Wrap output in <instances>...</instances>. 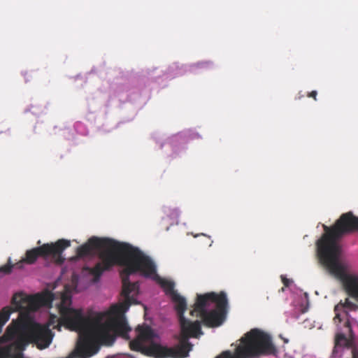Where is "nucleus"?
<instances>
[{"label": "nucleus", "mask_w": 358, "mask_h": 358, "mask_svg": "<svg viewBox=\"0 0 358 358\" xmlns=\"http://www.w3.org/2000/svg\"><path fill=\"white\" fill-rule=\"evenodd\" d=\"M70 245L71 243L69 241L59 239L55 243H45L40 247L29 250L26 252L25 257L16 264H11L9 260L8 264L0 267V272L8 274L11 272L13 268L21 269L24 263L33 264L39 257L43 258L51 257L56 264H62L64 262V258L62 257V254Z\"/></svg>", "instance_id": "6"}, {"label": "nucleus", "mask_w": 358, "mask_h": 358, "mask_svg": "<svg viewBox=\"0 0 358 358\" xmlns=\"http://www.w3.org/2000/svg\"><path fill=\"white\" fill-rule=\"evenodd\" d=\"M11 310L8 308H3L0 311V333L1 332L3 326L9 320Z\"/></svg>", "instance_id": "12"}, {"label": "nucleus", "mask_w": 358, "mask_h": 358, "mask_svg": "<svg viewBox=\"0 0 358 358\" xmlns=\"http://www.w3.org/2000/svg\"><path fill=\"white\" fill-rule=\"evenodd\" d=\"M41 307L45 306L50 308L52 306V302L55 300V294L50 292H45L37 294Z\"/></svg>", "instance_id": "10"}, {"label": "nucleus", "mask_w": 358, "mask_h": 358, "mask_svg": "<svg viewBox=\"0 0 358 358\" xmlns=\"http://www.w3.org/2000/svg\"><path fill=\"white\" fill-rule=\"evenodd\" d=\"M80 358H85V357H80Z\"/></svg>", "instance_id": "22"}, {"label": "nucleus", "mask_w": 358, "mask_h": 358, "mask_svg": "<svg viewBox=\"0 0 358 358\" xmlns=\"http://www.w3.org/2000/svg\"><path fill=\"white\" fill-rule=\"evenodd\" d=\"M162 286L165 288L166 292L171 297L173 296V293H178L177 291L174 289V283L171 281L163 282Z\"/></svg>", "instance_id": "13"}, {"label": "nucleus", "mask_w": 358, "mask_h": 358, "mask_svg": "<svg viewBox=\"0 0 358 358\" xmlns=\"http://www.w3.org/2000/svg\"><path fill=\"white\" fill-rule=\"evenodd\" d=\"M136 331L138 333L136 337L129 343V347L134 351L155 358H185L189 356V349L183 348L180 342L173 348L154 343L155 334L149 326L139 325Z\"/></svg>", "instance_id": "4"}, {"label": "nucleus", "mask_w": 358, "mask_h": 358, "mask_svg": "<svg viewBox=\"0 0 358 358\" xmlns=\"http://www.w3.org/2000/svg\"><path fill=\"white\" fill-rule=\"evenodd\" d=\"M336 318H338V319H339L341 320L339 314H338V313L336 314L335 319Z\"/></svg>", "instance_id": "21"}, {"label": "nucleus", "mask_w": 358, "mask_h": 358, "mask_svg": "<svg viewBox=\"0 0 358 358\" xmlns=\"http://www.w3.org/2000/svg\"><path fill=\"white\" fill-rule=\"evenodd\" d=\"M345 327L348 328L350 331H351V326H350V323L349 321H346L345 322Z\"/></svg>", "instance_id": "19"}, {"label": "nucleus", "mask_w": 358, "mask_h": 358, "mask_svg": "<svg viewBox=\"0 0 358 358\" xmlns=\"http://www.w3.org/2000/svg\"><path fill=\"white\" fill-rule=\"evenodd\" d=\"M201 68H207V67H209L210 66H211V64L209 63V62H203V63H201Z\"/></svg>", "instance_id": "18"}, {"label": "nucleus", "mask_w": 358, "mask_h": 358, "mask_svg": "<svg viewBox=\"0 0 358 358\" xmlns=\"http://www.w3.org/2000/svg\"><path fill=\"white\" fill-rule=\"evenodd\" d=\"M227 305V294L224 292L219 294L212 292L197 294L194 308L190 313L201 317L202 323L206 327H218L224 319Z\"/></svg>", "instance_id": "5"}, {"label": "nucleus", "mask_w": 358, "mask_h": 358, "mask_svg": "<svg viewBox=\"0 0 358 358\" xmlns=\"http://www.w3.org/2000/svg\"><path fill=\"white\" fill-rule=\"evenodd\" d=\"M277 352L271 337L260 329H253L241 339V344L236 347L234 354L226 350L215 358H259L275 355Z\"/></svg>", "instance_id": "2"}, {"label": "nucleus", "mask_w": 358, "mask_h": 358, "mask_svg": "<svg viewBox=\"0 0 358 358\" xmlns=\"http://www.w3.org/2000/svg\"><path fill=\"white\" fill-rule=\"evenodd\" d=\"M60 319H57V316L51 315L48 326H43L37 323L34 324L29 331V338L36 344L38 348L42 350L48 348L52 338L51 330L49 326H53V328L61 329Z\"/></svg>", "instance_id": "8"}, {"label": "nucleus", "mask_w": 358, "mask_h": 358, "mask_svg": "<svg viewBox=\"0 0 358 358\" xmlns=\"http://www.w3.org/2000/svg\"><path fill=\"white\" fill-rule=\"evenodd\" d=\"M339 306H341L343 308H349L350 310H354L356 308V305L353 302L350 301L348 299H346L343 303L341 302L338 305H337L335 307V311H337Z\"/></svg>", "instance_id": "14"}, {"label": "nucleus", "mask_w": 358, "mask_h": 358, "mask_svg": "<svg viewBox=\"0 0 358 358\" xmlns=\"http://www.w3.org/2000/svg\"><path fill=\"white\" fill-rule=\"evenodd\" d=\"M324 228L326 234L317 242L320 261L331 274L342 275L343 267L338 261L340 247L337 241L344 234L358 230V217L348 212L342 214L331 228Z\"/></svg>", "instance_id": "1"}, {"label": "nucleus", "mask_w": 358, "mask_h": 358, "mask_svg": "<svg viewBox=\"0 0 358 358\" xmlns=\"http://www.w3.org/2000/svg\"><path fill=\"white\" fill-rule=\"evenodd\" d=\"M12 303L15 306L13 310L8 306L6 308H8L11 313L19 311V317L8 326L2 339L6 342L16 340L18 343L22 344L26 341L25 333L27 323L30 320L29 313L37 310L41 308V305L37 294L28 296L21 293L15 294L13 296Z\"/></svg>", "instance_id": "3"}, {"label": "nucleus", "mask_w": 358, "mask_h": 358, "mask_svg": "<svg viewBox=\"0 0 358 358\" xmlns=\"http://www.w3.org/2000/svg\"><path fill=\"white\" fill-rule=\"evenodd\" d=\"M352 358H358V353L355 351H352Z\"/></svg>", "instance_id": "20"}, {"label": "nucleus", "mask_w": 358, "mask_h": 358, "mask_svg": "<svg viewBox=\"0 0 358 358\" xmlns=\"http://www.w3.org/2000/svg\"><path fill=\"white\" fill-rule=\"evenodd\" d=\"M337 277L342 279L344 288L348 294L358 300V275L345 274L343 270V274Z\"/></svg>", "instance_id": "9"}, {"label": "nucleus", "mask_w": 358, "mask_h": 358, "mask_svg": "<svg viewBox=\"0 0 358 358\" xmlns=\"http://www.w3.org/2000/svg\"><path fill=\"white\" fill-rule=\"evenodd\" d=\"M317 91L315 90H313L311 92H310L308 94V97H312L315 100H316V97H317Z\"/></svg>", "instance_id": "17"}, {"label": "nucleus", "mask_w": 358, "mask_h": 358, "mask_svg": "<svg viewBox=\"0 0 358 358\" xmlns=\"http://www.w3.org/2000/svg\"><path fill=\"white\" fill-rule=\"evenodd\" d=\"M281 279H282V282L285 287H287L289 286V285L292 282L289 279H288L284 276H281Z\"/></svg>", "instance_id": "16"}, {"label": "nucleus", "mask_w": 358, "mask_h": 358, "mask_svg": "<svg viewBox=\"0 0 358 358\" xmlns=\"http://www.w3.org/2000/svg\"><path fill=\"white\" fill-rule=\"evenodd\" d=\"M348 345V340L346 336L343 334H338L336 336L335 345L333 349V355H336L338 352V350L342 347Z\"/></svg>", "instance_id": "11"}, {"label": "nucleus", "mask_w": 358, "mask_h": 358, "mask_svg": "<svg viewBox=\"0 0 358 358\" xmlns=\"http://www.w3.org/2000/svg\"><path fill=\"white\" fill-rule=\"evenodd\" d=\"M9 356V351L7 349L0 350V358H8Z\"/></svg>", "instance_id": "15"}, {"label": "nucleus", "mask_w": 358, "mask_h": 358, "mask_svg": "<svg viewBox=\"0 0 358 358\" xmlns=\"http://www.w3.org/2000/svg\"><path fill=\"white\" fill-rule=\"evenodd\" d=\"M171 299L176 304V310L178 313V320L180 325V336L179 342L182 344V347L189 349V352L192 350L193 345L189 342L188 339L191 337L197 338L202 334L201 322L198 320L191 322L186 319L184 313L187 309V302L184 297L178 293H173Z\"/></svg>", "instance_id": "7"}]
</instances>
